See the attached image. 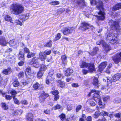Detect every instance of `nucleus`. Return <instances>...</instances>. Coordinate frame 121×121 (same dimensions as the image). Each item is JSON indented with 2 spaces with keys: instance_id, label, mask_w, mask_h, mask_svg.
<instances>
[{
  "instance_id": "nucleus-1",
  "label": "nucleus",
  "mask_w": 121,
  "mask_h": 121,
  "mask_svg": "<svg viewBox=\"0 0 121 121\" xmlns=\"http://www.w3.org/2000/svg\"><path fill=\"white\" fill-rule=\"evenodd\" d=\"M10 9L11 12L16 15L20 14L23 13L24 10L23 6L17 3L12 4L11 5Z\"/></svg>"
},
{
  "instance_id": "nucleus-2",
  "label": "nucleus",
  "mask_w": 121,
  "mask_h": 121,
  "mask_svg": "<svg viewBox=\"0 0 121 121\" xmlns=\"http://www.w3.org/2000/svg\"><path fill=\"white\" fill-rule=\"evenodd\" d=\"M39 58L41 61H44L46 59V55L43 53L41 52L39 54V58L38 57H34L31 61V65H33L35 67L37 68L38 67V60Z\"/></svg>"
},
{
  "instance_id": "nucleus-3",
  "label": "nucleus",
  "mask_w": 121,
  "mask_h": 121,
  "mask_svg": "<svg viewBox=\"0 0 121 121\" xmlns=\"http://www.w3.org/2000/svg\"><path fill=\"white\" fill-rule=\"evenodd\" d=\"M67 57L66 54L61 56L60 59L58 61V64L64 68L67 65Z\"/></svg>"
},
{
  "instance_id": "nucleus-4",
  "label": "nucleus",
  "mask_w": 121,
  "mask_h": 121,
  "mask_svg": "<svg viewBox=\"0 0 121 121\" xmlns=\"http://www.w3.org/2000/svg\"><path fill=\"white\" fill-rule=\"evenodd\" d=\"M91 4L92 5H97V8L98 9H103V4L102 1L99 0H91Z\"/></svg>"
},
{
  "instance_id": "nucleus-5",
  "label": "nucleus",
  "mask_w": 121,
  "mask_h": 121,
  "mask_svg": "<svg viewBox=\"0 0 121 121\" xmlns=\"http://www.w3.org/2000/svg\"><path fill=\"white\" fill-rule=\"evenodd\" d=\"M112 59L116 64L121 62V52H118L112 57Z\"/></svg>"
},
{
  "instance_id": "nucleus-6",
  "label": "nucleus",
  "mask_w": 121,
  "mask_h": 121,
  "mask_svg": "<svg viewBox=\"0 0 121 121\" xmlns=\"http://www.w3.org/2000/svg\"><path fill=\"white\" fill-rule=\"evenodd\" d=\"M91 92L94 93L96 94L97 95H94L93 97V99L96 102H99V101L101 100L99 96V94L100 91H97L95 90H92L91 91Z\"/></svg>"
},
{
  "instance_id": "nucleus-7",
  "label": "nucleus",
  "mask_w": 121,
  "mask_h": 121,
  "mask_svg": "<svg viewBox=\"0 0 121 121\" xmlns=\"http://www.w3.org/2000/svg\"><path fill=\"white\" fill-rule=\"evenodd\" d=\"M99 9L100 10V11L98 13V15H96V17L98 20H103L105 18V14L104 12L101 11L103 10V6L102 9Z\"/></svg>"
},
{
  "instance_id": "nucleus-8",
  "label": "nucleus",
  "mask_w": 121,
  "mask_h": 121,
  "mask_svg": "<svg viewBox=\"0 0 121 121\" xmlns=\"http://www.w3.org/2000/svg\"><path fill=\"white\" fill-rule=\"evenodd\" d=\"M32 87L34 90H42L44 88V86L43 84H40L39 83L37 82L34 84Z\"/></svg>"
},
{
  "instance_id": "nucleus-9",
  "label": "nucleus",
  "mask_w": 121,
  "mask_h": 121,
  "mask_svg": "<svg viewBox=\"0 0 121 121\" xmlns=\"http://www.w3.org/2000/svg\"><path fill=\"white\" fill-rule=\"evenodd\" d=\"M49 96V94L43 91L39 96V100L40 103L44 102L45 99Z\"/></svg>"
},
{
  "instance_id": "nucleus-10",
  "label": "nucleus",
  "mask_w": 121,
  "mask_h": 121,
  "mask_svg": "<svg viewBox=\"0 0 121 121\" xmlns=\"http://www.w3.org/2000/svg\"><path fill=\"white\" fill-rule=\"evenodd\" d=\"M107 63V62L106 61L102 62L98 66V71L101 72L106 66Z\"/></svg>"
},
{
  "instance_id": "nucleus-11",
  "label": "nucleus",
  "mask_w": 121,
  "mask_h": 121,
  "mask_svg": "<svg viewBox=\"0 0 121 121\" xmlns=\"http://www.w3.org/2000/svg\"><path fill=\"white\" fill-rule=\"evenodd\" d=\"M82 26L79 27V29L83 31H85L90 29L91 27H93L92 26L86 22L82 23Z\"/></svg>"
},
{
  "instance_id": "nucleus-12",
  "label": "nucleus",
  "mask_w": 121,
  "mask_h": 121,
  "mask_svg": "<svg viewBox=\"0 0 121 121\" xmlns=\"http://www.w3.org/2000/svg\"><path fill=\"white\" fill-rule=\"evenodd\" d=\"M88 69L89 72L91 73L95 71L96 69L94 63H88Z\"/></svg>"
},
{
  "instance_id": "nucleus-13",
  "label": "nucleus",
  "mask_w": 121,
  "mask_h": 121,
  "mask_svg": "<svg viewBox=\"0 0 121 121\" xmlns=\"http://www.w3.org/2000/svg\"><path fill=\"white\" fill-rule=\"evenodd\" d=\"M109 25L111 26L112 28L116 29H119V26L118 23L113 21H110L109 22Z\"/></svg>"
},
{
  "instance_id": "nucleus-14",
  "label": "nucleus",
  "mask_w": 121,
  "mask_h": 121,
  "mask_svg": "<svg viewBox=\"0 0 121 121\" xmlns=\"http://www.w3.org/2000/svg\"><path fill=\"white\" fill-rule=\"evenodd\" d=\"M103 43L102 46L103 48L106 52L109 51L111 49V46L105 42Z\"/></svg>"
},
{
  "instance_id": "nucleus-15",
  "label": "nucleus",
  "mask_w": 121,
  "mask_h": 121,
  "mask_svg": "<svg viewBox=\"0 0 121 121\" xmlns=\"http://www.w3.org/2000/svg\"><path fill=\"white\" fill-rule=\"evenodd\" d=\"M57 86L60 88H63L65 86V82L63 81L60 79L57 81Z\"/></svg>"
},
{
  "instance_id": "nucleus-16",
  "label": "nucleus",
  "mask_w": 121,
  "mask_h": 121,
  "mask_svg": "<svg viewBox=\"0 0 121 121\" xmlns=\"http://www.w3.org/2000/svg\"><path fill=\"white\" fill-rule=\"evenodd\" d=\"M99 82L98 78L97 77H94L92 83L95 88H99Z\"/></svg>"
},
{
  "instance_id": "nucleus-17",
  "label": "nucleus",
  "mask_w": 121,
  "mask_h": 121,
  "mask_svg": "<svg viewBox=\"0 0 121 121\" xmlns=\"http://www.w3.org/2000/svg\"><path fill=\"white\" fill-rule=\"evenodd\" d=\"M73 71L72 69L70 68H67L65 70L64 73L65 76H69L73 72Z\"/></svg>"
},
{
  "instance_id": "nucleus-18",
  "label": "nucleus",
  "mask_w": 121,
  "mask_h": 121,
  "mask_svg": "<svg viewBox=\"0 0 121 121\" xmlns=\"http://www.w3.org/2000/svg\"><path fill=\"white\" fill-rule=\"evenodd\" d=\"M116 39L117 38H113L111 39L110 40H109L108 43L111 44L112 45H115L117 44H119V40L117 39Z\"/></svg>"
},
{
  "instance_id": "nucleus-19",
  "label": "nucleus",
  "mask_w": 121,
  "mask_h": 121,
  "mask_svg": "<svg viewBox=\"0 0 121 121\" xmlns=\"http://www.w3.org/2000/svg\"><path fill=\"white\" fill-rule=\"evenodd\" d=\"M72 2H76V3L79 6L85 5V3L84 0H72Z\"/></svg>"
},
{
  "instance_id": "nucleus-20",
  "label": "nucleus",
  "mask_w": 121,
  "mask_h": 121,
  "mask_svg": "<svg viewBox=\"0 0 121 121\" xmlns=\"http://www.w3.org/2000/svg\"><path fill=\"white\" fill-rule=\"evenodd\" d=\"M8 42V41H7L5 38H0V44L2 46H6Z\"/></svg>"
},
{
  "instance_id": "nucleus-21",
  "label": "nucleus",
  "mask_w": 121,
  "mask_h": 121,
  "mask_svg": "<svg viewBox=\"0 0 121 121\" xmlns=\"http://www.w3.org/2000/svg\"><path fill=\"white\" fill-rule=\"evenodd\" d=\"M121 77L120 74L117 73L115 74L113 76V82H115L119 80Z\"/></svg>"
},
{
  "instance_id": "nucleus-22",
  "label": "nucleus",
  "mask_w": 121,
  "mask_h": 121,
  "mask_svg": "<svg viewBox=\"0 0 121 121\" xmlns=\"http://www.w3.org/2000/svg\"><path fill=\"white\" fill-rule=\"evenodd\" d=\"M88 63H86L85 62L82 61L81 63L79 65L80 68H87L88 67Z\"/></svg>"
},
{
  "instance_id": "nucleus-23",
  "label": "nucleus",
  "mask_w": 121,
  "mask_h": 121,
  "mask_svg": "<svg viewBox=\"0 0 121 121\" xmlns=\"http://www.w3.org/2000/svg\"><path fill=\"white\" fill-rule=\"evenodd\" d=\"M47 69L46 65L43 64H42L40 65V67L39 70L44 73Z\"/></svg>"
},
{
  "instance_id": "nucleus-24",
  "label": "nucleus",
  "mask_w": 121,
  "mask_h": 121,
  "mask_svg": "<svg viewBox=\"0 0 121 121\" xmlns=\"http://www.w3.org/2000/svg\"><path fill=\"white\" fill-rule=\"evenodd\" d=\"M28 18V17L25 14H22L20 16V19L22 20V22L25 21Z\"/></svg>"
},
{
  "instance_id": "nucleus-25",
  "label": "nucleus",
  "mask_w": 121,
  "mask_h": 121,
  "mask_svg": "<svg viewBox=\"0 0 121 121\" xmlns=\"http://www.w3.org/2000/svg\"><path fill=\"white\" fill-rule=\"evenodd\" d=\"M58 117L60 118V120L61 121H65L66 119V115L63 113L61 114L58 116Z\"/></svg>"
},
{
  "instance_id": "nucleus-26",
  "label": "nucleus",
  "mask_w": 121,
  "mask_h": 121,
  "mask_svg": "<svg viewBox=\"0 0 121 121\" xmlns=\"http://www.w3.org/2000/svg\"><path fill=\"white\" fill-rule=\"evenodd\" d=\"M62 108V106H61L59 104H57L52 108V109L54 110H56L61 109Z\"/></svg>"
},
{
  "instance_id": "nucleus-27",
  "label": "nucleus",
  "mask_w": 121,
  "mask_h": 121,
  "mask_svg": "<svg viewBox=\"0 0 121 121\" xmlns=\"http://www.w3.org/2000/svg\"><path fill=\"white\" fill-rule=\"evenodd\" d=\"M4 19L5 21L9 22H10L13 23V20L11 17L9 15H6L4 17Z\"/></svg>"
},
{
  "instance_id": "nucleus-28",
  "label": "nucleus",
  "mask_w": 121,
  "mask_h": 121,
  "mask_svg": "<svg viewBox=\"0 0 121 121\" xmlns=\"http://www.w3.org/2000/svg\"><path fill=\"white\" fill-rule=\"evenodd\" d=\"M11 70L10 68L9 67L7 69H4L3 71V73L4 74H7L9 73H10L11 72Z\"/></svg>"
},
{
  "instance_id": "nucleus-29",
  "label": "nucleus",
  "mask_w": 121,
  "mask_h": 121,
  "mask_svg": "<svg viewBox=\"0 0 121 121\" xmlns=\"http://www.w3.org/2000/svg\"><path fill=\"white\" fill-rule=\"evenodd\" d=\"M121 3H118L113 7V9L114 10H118L121 8Z\"/></svg>"
},
{
  "instance_id": "nucleus-30",
  "label": "nucleus",
  "mask_w": 121,
  "mask_h": 121,
  "mask_svg": "<svg viewBox=\"0 0 121 121\" xmlns=\"http://www.w3.org/2000/svg\"><path fill=\"white\" fill-rule=\"evenodd\" d=\"M70 33V31L69 29L67 28H65L63 31L64 34L66 35H67L68 34Z\"/></svg>"
},
{
  "instance_id": "nucleus-31",
  "label": "nucleus",
  "mask_w": 121,
  "mask_h": 121,
  "mask_svg": "<svg viewBox=\"0 0 121 121\" xmlns=\"http://www.w3.org/2000/svg\"><path fill=\"white\" fill-rule=\"evenodd\" d=\"M44 73V72L39 70L37 73V77L39 79L40 78L42 77Z\"/></svg>"
},
{
  "instance_id": "nucleus-32",
  "label": "nucleus",
  "mask_w": 121,
  "mask_h": 121,
  "mask_svg": "<svg viewBox=\"0 0 121 121\" xmlns=\"http://www.w3.org/2000/svg\"><path fill=\"white\" fill-rule=\"evenodd\" d=\"M98 103L100 108H105V104L104 103H103L101 100L99 101L98 102Z\"/></svg>"
},
{
  "instance_id": "nucleus-33",
  "label": "nucleus",
  "mask_w": 121,
  "mask_h": 121,
  "mask_svg": "<svg viewBox=\"0 0 121 121\" xmlns=\"http://www.w3.org/2000/svg\"><path fill=\"white\" fill-rule=\"evenodd\" d=\"M100 116H108V113L107 112L102 111L100 112Z\"/></svg>"
},
{
  "instance_id": "nucleus-34",
  "label": "nucleus",
  "mask_w": 121,
  "mask_h": 121,
  "mask_svg": "<svg viewBox=\"0 0 121 121\" xmlns=\"http://www.w3.org/2000/svg\"><path fill=\"white\" fill-rule=\"evenodd\" d=\"M24 51L25 52L27 53V57L28 58H30V54L29 50L26 48H25L24 49Z\"/></svg>"
},
{
  "instance_id": "nucleus-35",
  "label": "nucleus",
  "mask_w": 121,
  "mask_h": 121,
  "mask_svg": "<svg viewBox=\"0 0 121 121\" xmlns=\"http://www.w3.org/2000/svg\"><path fill=\"white\" fill-rule=\"evenodd\" d=\"M52 41L51 40H49V41L45 45H44V47H51L52 46Z\"/></svg>"
},
{
  "instance_id": "nucleus-36",
  "label": "nucleus",
  "mask_w": 121,
  "mask_h": 121,
  "mask_svg": "<svg viewBox=\"0 0 121 121\" xmlns=\"http://www.w3.org/2000/svg\"><path fill=\"white\" fill-rule=\"evenodd\" d=\"M107 82L108 83H111L112 84V82H113V79L112 80L110 77H107Z\"/></svg>"
},
{
  "instance_id": "nucleus-37",
  "label": "nucleus",
  "mask_w": 121,
  "mask_h": 121,
  "mask_svg": "<svg viewBox=\"0 0 121 121\" xmlns=\"http://www.w3.org/2000/svg\"><path fill=\"white\" fill-rule=\"evenodd\" d=\"M2 107L5 110H7L8 109V106L6 104L4 103H1Z\"/></svg>"
},
{
  "instance_id": "nucleus-38",
  "label": "nucleus",
  "mask_w": 121,
  "mask_h": 121,
  "mask_svg": "<svg viewBox=\"0 0 121 121\" xmlns=\"http://www.w3.org/2000/svg\"><path fill=\"white\" fill-rule=\"evenodd\" d=\"M21 52H20L18 55L19 59L22 60H23L24 59V54H22Z\"/></svg>"
},
{
  "instance_id": "nucleus-39",
  "label": "nucleus",
  "mask_w": 121,
  "mask_h": 121,
  "mask_svg": "<svg viewBox=\"0 0 121 121\" xmlns=\"http://www.w3.org/2000/svg\"><path fill=\"white\" fill-rule=\"evenodd\" d=\"M30 67L27 68L26 69L25 72V74L26 75H30Z\"/></svg>"
},
{
  "instance_id": "nucleus-40",
  "label": "nucleus",
  "mask_w": 121,
  "mask_h": 121,
  "mask_svg": "<svg viewBox=\"0 0 121 121\" xmlns=\"http://www.w3.org/2000/svg\"><path fill=\"white\" fill-rule=\"evenodd\" d=\"M51 92L53 95L54 96L58 95L59 94V92L57 90L52 91H51Z\"/></svg>"
},
{
  "instance_id": "nucleus-41",
  "label": "nucleus",
  "mask_w": 121,
  "mask_h": 121,
  "mask_svg": "<svg viewBox=\"0 0 121 121\" xmlns=\"http://www.w3.org/2000/svg\"><path fill=\"white\" fill-rule=\"evenodd\" d=\"M82 106L81 105H77L75 109L76 112H79L82 109Z\"/></svg>"
},
{
  "instance_id": "nucleus-42",
  "label": "nucleus",
  "mask_w": 121,
  "mask_h": 121,
  "mask_svg": "<svg viewBox=\"0 0 121 121\" xmlns=\"http://www.w3.org/2000/svg\"><path fill=\"white\" fill-rule=\"evenodd\" d=\"M13 84L14 87H16L19 85V84L18 81L17 80H15L13 82Z\"/></svg>"
},
{
  "instance_id": "nucleus-43",
  "label": "nucleus",
  "mask_w": 121,
  "mask_h": 121,
  "mask_svg": "<svg viewBox=\"0 0 121 121\" xmlns=\"http://www.w3.org/2000/svg\"><path fill=\"white\" fill-rule=\"evenodd\" d=\"M112 66V63H110L109 65L108 66L106 71L107 73H110V71L109 69H110Z\"/></svg>"
},
{
  "instance_id": "nucleus-44",
  "label": "nucleus",
  "mask_w": 121,
  "mask_h": 121,
  "mask_svg": "<svg viewBox=\"0 0 121 121\" xmlns=\"http://www.w3.org/2000/svg\"><path fill=\"white\" fill-rule=\"evenodd\" d=\"M99 111L98 112L96 111L94 114V117L95 118H97L99 116H100V112L99 113Z\"/></svg>"
},
{
  "instance_id": "nucleus-45",
  "label": "nucleus",
  "mask_w": 121,
  "mask_h": 121,
  "mask_svg": "<svg viewBox=\"0 0 121 121\" xmlns=\"http://www.w3.org/2000/svg\"><path fill=\"white\" fill-rule=\"evenodd\" d=\"M17 92L15 90H12L11 92L10 93L12 95L13 98L15 97V95L17 94Z\"/></svg>"
},
{
  "instance_id": "nucleus-46",
  "label": "nucleus",
  "mask_w": 121,
  "mask_h": 121,
  "mask_svg": "<svg viewBox=\"0 0 121 121\" xmlns=\"http://www.w3.org/2000/svg\"><path fill=\"white\" fill-rule=\"evenodd\" d=\"M82 72L83 74L84 75H86L89 72L88 70H87L85 69L82 70Z\"/></svg>"
},
{
  "instance_id": "nucleus-47",
  "label": "nucleus",
  "mask_w": 121,
  "mask_h": 121,
  "mask_svg": "<svg viewBox=\"0 0 121 121\" xmlns=\"http://www.w3.org/2000/svg\"><path fill=\"white\" fill-rule=\"evenodd\" d=\"M50 3L51 5H56L59 4V2L58 1H53L50 2Z\"/></svg>"
},
{
  "instance_id": "nucleus-48",
  "label": "nucleus",
  "mask_w": 121,
  "mask_h": 121,
  "mask_svg": "<svg viewBox=\"0 0 121 121\" xmlns=\"http://www.w3.org/2000/svg\"><path fill=\"white\" fill-rule=\"evenodd\" d=\"M9 44L11 46H13L16 44L15 42L13 40H10L9 42Z\"/></svg>"
},
{
  "instance_id": "nucleus-49",
  "label": "nucleus",
  "mask_w": 121,
  "mask_h": 121,
  "mask_svg": "<svg viewBox=\"0 0 121 121\" xmlns=\"http://www.w3.org/2000/svg\"><path fill=\"white\" fill-rule=\"evenodd\" d=\"M60 96L59 94L54 96V101H56L58 100L60 98Z\"/></svg>"
},
{
  "instance_id": "nucleus-50",
  "label": "nucleus",
  "mask_w": 121,
  "mask_h": 121,
  "mask_svg": "<svg viewBox=\"0 0 121 121\" xmlns=\"http://www.w3.org/2000/svg\"><path fill=\"white\" fill-rule=\"evenodd\" d=\"M51 52V50H46L44 52V54L46 55H50Z\"/></svg>"
},
{
  "instance_id": "nucleus-51",
  "label": "nucleus",
  "mask_w": 121,
  "mask_h": 121,
  "mask_svg": "<svg viewBox=\"0 0 121 121\" xmlns=\"http://www.w3.org/2000/svg\"><path fill=\"white\" fill-rule=\"evenodd\" d=\"M71 86L73 87L76 88L79 87V86L78 83H73L71 84Z\"/></svg>"
},
{
  "instance_id": "nucleus-52",
  "label": "nucleus",
  "mask_w": 121,
  "mask_h": 121,
  "mask_svg": "<svg viewBox=\"0 0 121 121\" xmlns=\"http://www.w3.org/2000/svg\"><path fill=\"white\" fill-rule=\"evenodd\" d=\"M96 121H107V120L105 117H103L100 118L98 119Z\"/></svg>"
},
{
  "instance_id": "nucleus-53",
  "label": "nucleus",
  "mask_w": 121,
  "mask_h": 121,
  "mask_svg": "<svg viewBox=\"0 0 121 121\" xmlns=\"http://www.w3.org/2000/svg\"><path fill=\"white\" fill-rule=\"evenodd\" d=\"M109 99V97L108 96H106L103 98V100L105 102L108 101Z\"/></svg>"
},
{
  "instance_id": "nucleus-54",
  "label": "nucleus",
  "mask_w": 121,
  "mask_h": 121,
  "mask_svg": "<svg viewBox=\"0 0 121 121\" xmlns=\"http://www.w3.org/2000/svg\"><path fill=\"white\" fill-rule=\"evenodd\" d=\"M104 41L103 40H100L99 41H97L96 43V44L97 45H100L101 44H102V45H103V42H104Z\"/></svg>"
},
{
  "instance_id": "nucleus-55",
  "label": "nucleus",
  "mask_w": 121,
  "mask_h": 121,
  "mask_svg": "<svg viewBox=\"0 0 121 121\" xmlns=\"http://www.w3.org/2000/svg\"><path fill=\"white\" fill-rule=\"evenodd\" d=\"M89 104L91 106H94L95 105V103L91 100H90L89 101Z\"/></svg>"
},
{
  "instance_id": "nucleus-56",
  "label": "nucleus",
  "mask_w": 121,
  "mask_h": 121,
  "mask_svg": "<svg viewBox=\"0 0 121 121\" xmlns=\"http://www.w3.org/2000/svg\"><path fill=\"white\" fill-rule=\"evenodd\" d=\"M114 116L116 117L119 118L121 116V113L120 112L114 114Z\"/></svg>"
},
{
  "instance_id": "nucleus-57",
  "label": "nucleus",
  "mask_w": 121,
  "mask_h": 121,
  "mask_svg": "<svg viewBox=\"0 0 121 121\" xmlns=\"http://www.w3.org/2000/svg\"><path fill=\"white\" fill-rule=\"evenodd\" d=\"M99 50V49L98 47H95L93 48V51L97 54V51Z\"/></svg>"
},
{
  "instance_id": "nucleus-58",
  "label": "nucleus",
  "mask_w": 121,
  "mask_h": 121,
  "mask_svg": "<svg viewBox=\"0 0 121 121\" xmlns=\"http://www.w3.org/2000/svg\"><path fill=\"white\" fill-rule=\"evenodd\" d=\"M43 113L46 114H50V110L48 109L45 110L44 111Z\"/></svg>"
},
{
  "instance_id": "nucleus-59",
  "label": "nucleus",
  "mask_w": 121,
  "mask_h": 121,
  "mask_svg": "<svg viewBox=\"0 0 121 121\" xmlns=\"http://www.w3.org/2000/svg\"><path fill=\"white\" fill-rule=\"evenodd\" d=\"M86 121H92V118L91 116H89L86 118Z\"/></svg>"
},
{
  "instance_id": "nucleus-60",
  "label": "nucleus",
  "mask_w": 121,
  "mask_h": 121,
  "mask_svg": "<svg viewBox=\"0 0 121 121\" xmlns=\"http://www.w3.org/2000/svg\"><path fill=\"white\" fill-rule=\"evenodd\" d=\"M13 100L14 103L16 104H20L19 101L17 100V98L15 97H13Z\"/></svg>"
},
{
  "instance_id": "nucleus-61",
  "label": "nucleus",
  "mask_w": 121,
  "mask_h": 121,
  "mask_svg": "<svg viewBox=\"0 0 121 121\" xmlns=\"http://www.w3.org/2000/svg\"><path fill=\"white\" fill-rule=\"evenodd\" d=\"M5 98L7 99L10 100L12 98L11 96L9 95H6L5 96Z\"/></svg>"
},
{
  "instance_id": "nucleus-62",
  "label": "nucleus",
  "mask_w": 121,
  "mask_h": 121,
  "mask_svg": "<svg viewBox=\"0 0 121 121\" xmlns=\"http://www.w3.org/2000/svg\"><path fill=\"white\" fill-rule=\"evenodd\" d=\"M89 54L92 56H95L97 54L95 53L93 51L90 52H89Z\"/></svg>"
},
{
  "instance_id": "nucleus-63",
  "label": "nucleus",
  "mask_w": 121,
  "mask_h": 121,
  "mask_svg": "<svg viewBox=\"0 0 121 121\" xmlns=\"http://www.w3.org/2000/svg\"><path fill=\"white\" fill-rule=\"evenodd\" d=\"M21 102L22 104H28L27 102L25 100H22Z\"/></svg>"
},
{
  "instance_id": "nucleus-64",
  "label": "nucleus",
  "mask_w": 121,
  "mask_h": 121,
  "mask_svg": "<svg viewBox=\"0 0 121 121\" xmlns=\"http://www.w3.org/2000/svg\"><path fill=\"white\" fill-rule=\"evenodd\" d=\"M24 63V61H21L19 62L18 63V64L19 66H22L23 65Z\"/></svg>"
}]
</instances>
